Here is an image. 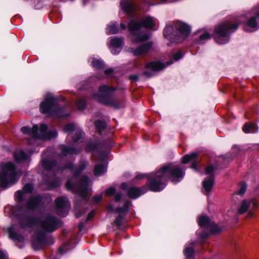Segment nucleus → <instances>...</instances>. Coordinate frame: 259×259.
<instances>
[{
	"label": "nucleus",
	"mask_w": 259,
	"mask_h": 259,
	"mask_svg": "<svg viewBox=\"0 0 259 259\" xmlns=\"http://www.w3.org/2000/svg\"><path fill=\"white\" fill-rule=\"evenodd\" d=\"M166 65L160 62H151L146 64V67L148 70L153 71H159L163 69Z\"/></svg>",
	"instance_id": "nucleus-20"
},
{
	"label": "nucleus",
	"mask_w": 259,
	"mask_h": 259,
	"mask_svg": "<svg viewBox=\"0 0 259 259\" xmlns=\"http://www.w3.org/2000/svg\"><path fill=\"white\" fill-rule=\"evenodd\" d=\"M194 250L192 247L189 246L187 244L184 250V253L187 258H190L194 254Z\"/></svg>",
	"instance_id": "nucleus-31"
},
{
	"label": "nucleus",
	"mask_w": 259,
	"mask_h": 259,
	"mask_svg": "<svg viewBox=\"0 0 259 259\" xmlns=\"http://www.w3.org/2000/svg\"><path fill=\"white\" fill-rule=\"evenodd\" d=\"M210 38V35L207 32H204L199 36L198 39V43L202 44L204 43L205 40L209 39Z\"/></svg>",
	"instance_id": "nucleus-33"
},
{
	"label": "nucleus",
	"mask_w": 259,
	"mask_h": 259,
	"mask_svg": "<svg viewBox=\"0 0 259 259\" xmlns=\"http://www.w3.org/2000/svg\"><path fill=\"white\" fill-rule=\"evenodd\" d=\"M41 225L44 230L52 232L56 229L57 220L54 217H47L42 221Z\"/></svg>",
	"instance_id": "nucleus-12"
},
{
	"label": "nucleus",
	"mask_w": 259,
	"mask_h": 259,
	"mask_svg": "<svg viewBox=\"0 0 259 259\" xmlns=\"http://www.w3.org/2000/svg\"><path fill=\"white\" fill-rule=\"evenodd\" d=\"M214 183V179L212 176L205 179L203 182L202 191L205 195H208L211 190Z\"/></svg>",
	"instance_id": "nucleus-17"
},
{
	"label": "nucleus",
	"mask_w": 259,
	"mask_h": 259,
	"mask_svg": "<svg viewBox=\"0 0 259 259\" xmlns=\"http://www.w3.org/2000/svg\"><path fill=\"white\" fill-rule=\"evenodd\" d=\"M163 3H171V0H161Z\"/></svg>",
	"instance_id": "nucleus-57"
},
{
	"label": "nucleus",
	"mask_w": 259,
	"mask_h": 259,
	"mask_svg": "<svg viewBox=\"0 0 259 259\" xmlns=\"http://www.w3.org/2000/svg\"><path fill=\"white\" fill-rule=\"evenodd\" d=\"M243 130L245 133H253L257 131V128L254 123L246 124L244 125Z\"/></svg>",
	"instance_id": "nucleus-28"
},
{
	"label": "nucleus",
	"mask_w": 259,
	"mask_h": 259,
	"mask_svg": "<svg viewBox=\"0 0 259 259\" xmlns=\"http://www.w3.org/2000/svg\"><path fill=\"white\" fill-rule=\"evenodd\" d=\"M121 195L120 194H118V193H117L116 194L115 196V200L116 201V202H118L120 199H121Z\"/></svg>",
	"instance_id": "nucleus-49"
},
{
	"label": "nucleus",
	"mask_w": 259,
	"mask_h": 259,
	"mask_svg": "<svg viewBox=\"0 0 259 259\" xmlns=\"http://www.w3.org/2000/svg\"><path fill=\"white\" fill-rule=\"evenodd\" d=\"M122 44L123 40L121 38L111 37L109 47L111 53L114 55L118 54L120 52L119 48Z\"/></svg>",
	"instance_id": "nucleus-13"
},
{
	"label": "nucleus",
	"mask_w": 259,
	"mask_h": 259,
	"mask_svg": "<svg viewBox=\"0 0 259 259\" xmlns=\"http://www.w3.org/2000/svg\"><path fill=\"white\" fill-rule=\"evenodd\" d=\"M5 257V254L4 252L0 251V259H4Z\"/></svg>",
	"instance_id": "nucleus-52"
},
{
	"label": "nucleus",
	"mask_w": 259,
	"mask_h": 259,
	"mask_svg": "<svg viewBox=\"0 0 259 259\" xmlns=\"http://www.w3.org/2000/svg\"><path fill=\"white\" fill-rule=\"evenodd\" d=\"M138 76L136 74L132 75L130 76V79L132 81H136L138 80Z\"/></svg>",
	"instance_id": "nucleus-48"
},
{
	"label": "nucleus",
	"mask_w": 259,
	"mask_h": 259,
	"mask_svg": "<svg viewBox=\"0 0 259 259\" xmlns=\"http://www.w3.org/2000/svg\"><path fill=\"white\" fill-rule=\"evenodd\" d=\"M210 227V231L214 234L220 233L223 231V228L217 226L216 224L212 223Z\"/></svg>",
	"instance_id": "nucleus-34"
},
{
	"label": "nucleus",
	"mask_w": 259,
	"mask_h": 259,
	"mask_svg": "<svg viewBox=\"0 0 259 259\" xmlns=\"http://www.w3.org/2000/svg\"><path fill=\"white\" fill-rule=\"evenodd\" d=\"M14 157L15 160L18 162L25 161L28 158V156L21 150L15 151L14 153Z\"/></svg>",
	"instance_id": "nucleus-24"
},
{
	"label": "nucleus",
	"mask_w": 259,
	"mask_h": 259,
	"mask_svg": "<svg viewBox=\"0 0 259 259\" xmlns=\"http://www.w3.org/2000/svg\"><path fill=\"white\" fill-rule=\"evenodd\" d=\"M146 190H140L137 187H131L128 190V195L131 198H136L146 192Z\"/></svg>",
	"instance_id": "nucleus-19"
},
{
	"label": "nucleus",
	"mask_w": 259,
	"mask_h": 259,
	"mask_svg": "<svg viewBox=\"0 0 259 259\" xmlns=\"http://www.w3.org/2000/svg\"><path fill=\"white\" fill-rule=\"evenodd\" d=\"M257 201L253 198L243 200L240 203L238 212L243 214L247 212L250 208H255L257 206Z\"/></svg>",
	"instance_id": "nucleus-11"
},
{
	"label": "nucleus",
	"mask_w": 259,
	"mask_h": 259,
	"mask_svg": "<svg viewBox=\"0 0 259 259\" xmlns=\"http://www.w3.org/2000/svg\"><path fill=\"white\" fill-rule=\"evenodd\" d=\"M102 199V195L101 194L97 195L93 198V201L94 203H97L99 202Z\"/></svg>",
	"instance_id": "nucleus-41"
},
{
	"label": "nucleus",
	"mask_w": 259,
	"mask_h": 259,
	"mask_svg": "<svg viewBox=\"0 0 259 259\" xmlns=\"http://www.w3.org/2000/svg\"><path fill=\"white\" fill-rule=\"evenodd\" d=\"M253 215V213L251 211H249L247 213V217H251Z\"/></svg>",
	"instance_id": "nucleus-56"
},
{
	"label": "nucleus",
	"mask_w": 259,
	"mask_h": 259,
	"mask_svg": "<svg viewBox=\"0 0 259 259\" xmlns=\"http://www.w3.org/2000/svg\"><path fill=\"white\" fill-rule=\"evenodd\" d=\"M129 208V203L126 202L125 203L124 205V207L123 208H114V207L110 205L108 206V209L109 210L111 211L116 212H119V213H123L127 212Z\"/></svg>",
	"instance_id": "nucleus-26"
},
{
	"label": "nucleus",
	"mask_w": 259,
	"mask_h": 259,
	"mask_svg": "<svg viewBox=\"0 0 259 259\" xmlns=\"http://www.w3.org/2000/svg\"><path fill=\"white\" fill-rule=\"evenodd\" d=\"M196 167H197V164L196 163H192V164L191 165V168L195 170H196L197 169Z\"/></svg>",
	"instance_id": "nucleus-53"
},
{
	"label": "nucleus",
	"mask_w": 259,
	"mask_h": 259,
	"mask_svg": "<svg viewBox=\"0 0 259 259\" xmlns=\"http://www.w3.org/2000/svg\"><path fill=\"white\" fill-rule=\"evenodd\" d=\"M238 27V25L237 23L227 22L220 24L215 30V41L221 45L227 43L229 40V35L235 31Z\"/></svg>",
	"instance_id": "nucleus-5"
},
{
	"label": "nucleus",
	"mask_w": 259,
	"mask_h": 259,
	"mask_svg": "<svg viewBox=\"0 0 259 259\" xmlns=\"http://www.w3.org/2000/svg\"><path fill=\"white\" fill-rule=\"evenodd\" d=\"M172 63V61L168 62L166 64V66L170 65Z\"/></svg>",
	"instance_id": "nucleus-60"
},
{
	"label": "nucleus",
	"mask_w": 259,
	"mask_h": 259,
	"mask_svg": "<svg viewBox=\"0 0 259 259\" xmlns=\"http://www.w3.org/2000/svg\"><path fill=\"white\" fill-rule=\"evenodd\" d=\"M59 252L60 253H62L63 252V248L62 247H60L59 248Z\"/></svg>",
	"instance_id": "nucleus-58"
},
{
	"label": "nucleus",
	"mask_w": 259,
	"mask_h": 259,
	"mask_svg": "<svg viewBox=\"0 0 259 259\" xmlns=\"http://www.w3.org/2000/svg\"><path fill=\"white\" fill-rule=\"evenodd\" d=\"M121 7L122 9L126 13L130 14L135 10V5L129 2L122 1L121 2Z\"/></svg>",
	"instance_id": "nucleus-23"
},
{
	"label": "nucleus",
	"mask_w": 259,
	"mask_h": 259,
	"mask_svg": "<svg viewBox=\"0 0 259 259\" xmlns=\"http://www.w3.org/2000/svg\"><path fill=\"white\" fill-rule=\"evenodd\" d=\"M182 57V55L180 52H178L177 53L174 54L173 55V60L175 61H177L181 59Z\"/></svg>",
	"instance_id": "nucleus-42"
},
{
	"label": "nucleus",
	"mask_w": 259,
	"mask_h": 259,
	"mask_svg": "<svg viewBox=\"0 0 259 259\" xmlns=\"http://www.w3.org/2000/svg\"><path fill=\"white\" fill-rule=\"evenodd\" d=\"M115 192V189L113 187H110L108 189H107L106 191V194L107 195L110 196L113 194H114Z\"/></svg>",
	"instance_id": "nucleus-40"
},
{
	"label": "nucleus",
	"mask_w": 259,
	"mask_h": 259,
	"mask_svg": "<svg viewBox=\"0 0 259 259\" xmlns=\"http://www.w3.org/2000/svg\"><path fill=\"white\" fill-rule=\"evenodd\" d=\"M63 131L66 133H71L76 131L75 135L76 138L73 139V141L77 142L82 136V132L80 129L75 124L73 123H69L65 125L63 128Z\"/></svg>",
	"instance_id": "nucleus-15"
},
{
	"label": "nucleus",
	"mask_w": 259,
	"mask_h": 259,
	"mask_svg": "<svg viewBox=\"0 0 259 259\" xmlns=\"http://www.w3.org/2000/svg\"><path fill=\"white\" fill-rule=\"evenodd\" d=\"M107 32L109 34H115L118 32L116 24H111L109 25L107 28Z\"/></svg>",
	"instance_id": "nucleus-32"
},
{
	"label": "nucleus",
	"mask_w": 259,
	"mask_h": 259,
	"mask_svg": "<svg viewBox=\"0 0 259 259\" xmlns=\"http://www.w3.org/2000/svg\"><path fill=\"white\" fill-rule=\"evenodd\" d=\"M246 189H247L246 184L244 182L241 183L239 185V187L238 190L237 192V194L241 195H243L245 193V192H246Z\"/></svg>",
	"instance_id": "nucleus-36"
},
{
	"label": "nucleus",
	"mask_w": 259,
	"mask_h": 259,
	"mask_svg": "<svg viewBox=\"0 0 259 259\" xmlns=\"http://www.w3.org/2000/svg\"><path fill=\"white\" fill-rule=\"evenodd\" d=\"M155 24L153 18L151 17L144 18L141 23L136 21L130 22L128 23V29L132 32V41L134 43H138L148 39V35L140 31V29L142 26L147 28H152Z\"/></svg>",
	"instance_id": "nucleus-3"
},
{
	"label": "nucleus",
	"mask_w": 259,
	"mask_h": 259,
	"mask_svg": "<svg viewBox=\"0 0 259 259\" xmlns=\"http://www.w3.org/2000/svg\"><path fill=\"white\" fill-rule=\"evenodd\" d=\"M194 242H190V244L193 245Z\"/></svg>",
	"instance_id": "nucleus-61"
},
{
	"label": "nucleus",
	"mask_w": 259,
	"mask_h": 259,
	"mask_svg": "<svg viewBox=\"0 0 259 259\" xmlns=\"http://www.w3.org/2000/svg\"><path fill=\"white\" fill-rule=\"evenodd\" d=\"M126 186H127V184L126 183H122L121 186V188L123 189H125Z\"/></svg>",
	"instance_id": "nucleus-55"
},
{
	"label": "nucleus",
	"mask_w": 259,
	"mask_h": 259,
	"mask_svg": "<svg viewBox=\"0 0 259 259\" xmlns=\"http://www.w3.org/2000/svg\"><path fill=\"white\" fill-rule=\"evenodd\" d=\"M33 190V186L30 184H26L23 187L24 191H18L15 194L16 200L21 202L23 201L24 197H26V193H30Z\"/></svg>",
	"instance_id": "nucleus-16"
},
{
	"label": "nucleus",
	"mask_w": 259,
	"mask_h": 259,
	"mask_svg": "<svg viewBox=\"0 0 259 259\" xmlns=\"http://www.w3.org/2000/svg\"><path fill=\"white\" fill-rule=\"evenodd\" d=\"M171 30V28L170 26H167L164 30V35L166 37L169 36L168 32Z\"/></svg>",
	"instance_id": "nucleus-43"
},
{
	"label": "nucleus",
	"mask_w": 259,
	"mask_h": 259,
	"mask_svg": "<svg viewBox=\"0 0 259 259\" xmlns=\"http://www.w3.org/2000/svg\"><path fill=\"white\" fill-rule=\"evenodd\" d=\"M151 46L152 45L150 43H147L141 45L134 51L133 54L135 56H139L145 54L149 51Z\"/></svg>",
	"instance_id": "nucleus-21"
},
{
	"label": "nucleus",
	"mask_w": 259,
	"mask_h": 259,
	"mask_svg": "<svg viewBox=\"0 0 259 259\" xmlns=\"http://www.w3.org/2000/svg\"><path fill=\"white\" fill-rule=\"evenodd\" d=\"M85 103L82 100H80L77 103V107L80 110H84L85 107Z\"/></svg>",
	"instance_id": "nucleus-39"
},
{
	"label": "nucleus",
	"mask_w": 259,
	"mask_h": 259,
	"mask_svg": "<svg viewBox=\"0 0 259 259\" xmlns=\"http://www.w3.org/2000/svg\"><path fill=\"white\" fill-rule=\"evenodd\" d=\"M250 13L253 16L247 20L244 27L246 32H253L259 28V7L252 9Z\"/></svg>",
	"instance_id": "nucleus-9"
},
{
	"label": "nucleus",
	"mask_w": 259,
	"mask_h": 259,
	"mask_svg": "<svg viewBox=\"0 0 259 259\" xmlns=\"http://www.w3.org/2000/svg\"><path fill=\"white\" fill-rule=\"evenodd\" d=\"M120 27L122 30H124L126 28V25L124 23H122L120 24Z\"/></svg>",
	"instance_id": "nucleus-54"
},
{
	"label": "nucleus",
	"mask_w": 259,
	"mask_h": 259,
	"mask_svg": "<svg viewBox=\"0 0 259 259\" xmlns=\"http://www.w3.org/2000/svg\"><path fill=\"white\" fill-rule=\"evenodd\" d=\"M121 221H122V218L120 216H119L118 217H117L116 218V220L115 221V223L117 225H119Z\"/></svg>",
	"instance_id": "nucleus-47"
},
{
	"label": "nucleus",
	"mask_w": 259,
	"mask_h": 259,
	"mask_svg": "<svg viewBox=\"0 0 259 259\" xmlns=\"http://www.w3.org/2000/svg\"><path fill=\"white\" fill-rule=\"evenodd\" d=\"M42 165L46 169H51L56 165L55 161H50L46 159H43L41 161Z\"/></svg>",
	"instance_id": "nucleus-30"
},
{
	"label": "nucleus",
	"mask_w": 259,
	"mask_h": 259,
	"mask_svg": "<svg viewBox=\"0 0 259 259\" xmlns=\"http://www.w3.org/2000/svg\"><path fill=\"white\" fill-rule=\"evenodd\" d=\"M185 171L179 165L171 164L163 166L156 174L150 175L149 188L153 191H161L165 187L167 178L177 184L183 179Z\"/></svg>",
	"instance_id": "nucleus-1"
},
{
	"label": "nucleus",
	"mask_w": 259,
	"mask_h": 259,
	"mask_svg": "<svg viewBox=\"0 0 259 259\" xmlns=\"http://www.w3.org/2000/svg\"><path fill=\"white\" fill-rule=\"evenodd\" d=\"M145 177V175L144 174H138L136 177V179H141Z\"/></svg>",
	"instance_id": "nucleus-51"
},
{
	"label": "nucleus",
	"mask_w": 259,
	"mask_h": 259,
	"mask_svg": "<svg viewBox=\"0 0 259 259\" xmlns=\"http://www.w3.org/2000/svg\"><path fill=\"white\" fill-rule=\"evenodd\" d=\"M30 222V219L28 218H24L22 221L20 222V226L21 228H23L26 226H27Z\"/></svg>",
	"instance_id": "nucleus-38"
},
{
	"label": "nucleus",
	"mask_w": 259,
	"mask_h": 259,
	"mask_svg": "<svg viewBox=\"0 0 259 259\" xmlns=\"http://www.w3.org/2000/svg\"><path fill=\"white\" fill-rule=\"evenodd\" d=\"M95 125L98 130L101 131L106 126V124L104 122L101 121H97L95 122Z\"/></svg>",
	"instance_id": "nucleus-37"
},
{
	"label": "nucleus",
	"mask_w": 259,
	"mask_h": 259,
	"mask_svg": "<svg viewBox=\"0 0 259 259\" xmlns=\"http://www.w3.org/2000/svg\"><path fill=\"white\" fill-rule=\"evenodd\" d=\"M87 165V162L85 161H83L80 163L79 166L77 169H74L71 164H69L67 166L68 168L73 170L75 176L66 182V187L68 190L76 191L81 197H84L92 190L91 182L85 176L81 177L77 185H75L74 182L75 179H76V176L81 172L84 169Z\"/></svg>",
	"instance_id": "nucleus-2"
},
{
	"label": "nucleus",
	"mask_w": 259,
	"mask_h": 259,
	"mask_svg": "<svg viewBox=\"0 0 259 259\" xmlns=\"http://www.w3.org/2000/svg\"><path fill=\"white\" fill-rule=\"evenodd\" d=\"M56 211L59 215L65 217L68 210L69 204L66 197H59L56 200Z\"/></svg>",
	"instance_id": "nucleus-10"
},
{
	"label": "nucleus",
	"mask_w": 259,
	"mask_h": 259,
	"mask_svg": "<svg viewBox=\"0 0 259 259\" xmlns=\"http://www.w3.org/2000/svg\"><path fill=\"white\" fill-rule=\"evenodd\" d=\"M113 72V70L112 69H108L105 71V73L106 75L110 76Z\"/></svg>",
	"instance_id": "nucleus-46"
},
{
	"label": "nucleus",
	"mask_w": 259,
	"mask_h": 259,
	"mask_svg": "<svg viewBox=\"0 0 259 259\" xmlns=\"http://www.w3.org/2000/svg\"><path fill=\"white\" fill-rule=\"evenodd\" d=\"M40 202V197L37 196L30 198L27 202L26 207L28 209H32L35 208Z\"/></svg>",
	"instance_id": "nucleus-25"
},
{
	"label": "nucleus",
	"mask_w": 259,
	"mask_h": 259,
	"mask_svg": "<svg viewBox=\"0 0 259 259\" xmlns=\"http://www.w3.org/2000/svg\"><path fill=\"white\" fill-rule=\"evenodd\" d=\"M19 177L16 167L11 162H3L0 165V185L3 187L14 184Z\"/></svg>",
	"instance_id": "nucleus-4"
},
{
	"label": "nucleus",
	"mask_w": 259,
	"mask_h": 259,
	"mask_svg": "<svg viewBox=\"0 0 259 259\" xmlns=\"http://www.w3.org/2000/svg\"><path fill=\"white\" fill-rule=\"evenodd\" d=\"M198 224L201 227H207L211 226L212 223L210 222L209 219L205 215L200 216L198 219Z\"/></svg>",
	"instance_id": "nucleus-27"
},
{
	"label": "nucleus",
	"mask_w": 259,
	"mask_h": 259,
	"mask_svg": "<svg viewBox=\"0 0 259 259\" xmlns=\"http://www.w3.org/2000/svg\"><path fill=\"white\" fill-rule=\"evenodd\" d=\"M64 151L65 153L67 154H74L76 153V152H74V150L72 149H69L67 147H65Z\"/></svg>",
	"instance_id": "nucleus-45"
},
{
	"label": "nucleus",
	"mask_w": 259,
	"mask_h": 259,
	"mask_svg": "<svg viewBox=\"0 0 259 259\" xmlns=\"http://www.w3.org/2000/svg\"><path fill=\"white\" fill-rule=\"evenodd\" d=\"M21 132L34 138L39 139H51L57 136V132L55 130L47 132V126L42 124L39 130L37 125H34L31 130L28 127L24 126L21 128Z\"/></svg>",
	"instance_id": "nucleus-6"
},
{
	"label": "nucleus",
	"mask_w": 259,
	"mask_h": 259,
	"mask_svg": "<svg viewBox=\"0 0 259 259\" xmlns=\"http://www.w3.org/2000/svg\"><path fill=\"white\" fill-rule=\"evenodd\" d=\"M8 232L11 239L19 241L23 240V236L15 232V228L14 227H11L8 228Z\"/></svg>",
	"instance_id": "nucleus-22"
},
{
	"label": "nucleus",
	"mask_w": 259,
	"mask_h": 259,
	"mask_svg": "<svg viewBox=\"0 0 259 259\" xmlns=\"http://www.w3.org/2000/svg\"><path fill=\"white\" fill-rule=\"evenodd\" d=\"M113 92V90L105 85H102L99 90V94L95 95L94 98L97 101L105 104L114 106V103L110 101L109 97Z\"/></svg>",
	"instance_id": "nucleus-8"
},
{
	"label": "nucleus",
	"mask_w": 259,
	"mask_h": 259,
	"mask_svg": "<svg viewBox=\"0 0 259 259\" xmlns=\"http://www.w3.org/2000/svg\"><path fill=\"white\" fill-rule=\"evenodd\" d=\"M106 156L101 155L98 159L102 162L100 164H97L95 167L94 173L96 176H99L104 174L107 171V165L105 161Z\"/></svg>",
	"instance_id": "nucleus-14"
},
{
	"label": "nucleus",
	"mask_w": 259,
	"mask_h": 259,
	"mask_svg": "<svg viewBox=\"0 0 259 259\" xmlns=\"http://www.w3.org/2000/svg\"><path fill=\"white\" fill-rule=\"evenodd\" d=\"M40 110L42 113L47 114L50 116L59 117L62 115H59L63 109L59 106L57 103V100L51 94L46 95L45 100L40 105Z\"/></svg>",
	"instance_id": "nucleus-7"
},
{
	"label": "nucleus",
	"mask_w": 259,
	"mask_h": 259,
	"mask_svg": "<svg viewBox=\"0 0 259 259\" xmlns=\"http://www.w3.org/2000/svg\"><path fill=\"white\" fill-rule=\"evenodd\" d=\"M179 31L182 36V38L176 40V42L178 43L181 42L187 37L190 31V27L186 24H181L179 26Z\"/></svg>",
	"instance_id": "nucleus-18"
},
{
	"label": "nucleus",
	"mask_w": 259,
	"mask_h": 259,
	"mask_svg": "<svg viewBox=\"0 0 259 259\" xmlns=\"http://www.w3.org/2000/svg\"><path fill=\"white\" fill-rule=\"evenodd\" d=\"M94 216V212L92 211V212H90L88 215V217H87V220L88 221H89L90 220H91Z\"/></svg>",
	"instance_id": "nucleus-50"
},
{
	"label": "nucleus",
	"mask_w": 259,
	"mask_h": 259,
	"mask_svg": "<svg viewBox=\"0 0 259 259\" xmlns=\"http://www.w3.org/2000/svg\"><path fill=\"white\" fill-rule=\"evenodd\" d=\"M213 168L212 166H209L208 167H206L205 168V173L206 174H211L213 171Z\"/></svg>",
	"instance_id": "nucleus-44"
},
{
	"label": "nucleus",
	"mask_w": 259,
	"mask_h": 259,
	"mask_svg": "<svg viewBox=\"0 0 259 259\" xmlns=\"http://www.w3.org/2000/svg\"><path fill=\"white\" fill-rule=\"evenodd\" d=\"M93 66L97 68H101L104 66V63L100 59H93L92 61Z\"/></svg>",
	"instance_id": "nucleus-35"
},
{
	"label": "nucleus",
	"mask_w": 259,
	"mask_h": 259,
	"mask_svg": "<svg viewBox=\"0 0 259 259\" xmlns=\"http://www.w3.org/2000/svg\"><path fill=\"white\" fill-rule=\"evenodd\" d=\"M197 155V153H192L190 154L186 155L182 158V162L184 164H186L189 162H191L195 159Z\"/></svg>",
	"instance_id": "nucleus-29"
},
{
	"label": "nucleus",
	"mask_w": 259,
	"mask_h": 259,
	"mask_svg": "<svg viewBox=\"0 0 259 259\" xmlns=\"http://www.w3.org/2000/svg\"><path fill=\"white\" fill-rule=\"evenodd\" d=\"M144 74L148 76H150L151 75V74H149L147 71L144 72Z\"/></svg>",
	"instance_id": "nucleus-59"
}]
</instances>
